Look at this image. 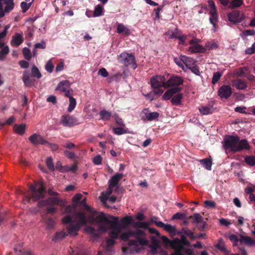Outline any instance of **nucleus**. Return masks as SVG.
Instances as JSON below:
<instances>
[{
  "instance_id": "nucleus-56",
  "label": "nucleus",
  "mask_w": 255,
  "mask_h": 255,
  "mask_svg": "<svg viewBox=\"0 0 255 255\" xmlns=\"http://www.w3.org/2000/svg\"><path fill=\"white\" fill-rule=\"evenodd\" d=\"M205 206L208 208H215L216 207V203L212 200H206L204 202Z\"/></svg>"
},
{
  "instance_id": "nucleus-8",
  "label": "nucleus",
  "mask_w": 255,
  "mask_h": 255,
  "mask_svg": "<svg viewBox=\"0 0 255 255\" xmlns=\"http://www.w3.org/2000/svg\"><path fill=\"white\" fill-rule=\"evenodd\" d=\"M60 124L64 127H72L79 124L77 118L69 115L61 117Z\"/></svg>"
},
{
  "instance_id": "nucleus-25",
  "label": "nucleus",
  "mask_w": 255,
  "mask_h": 255,
  "mask_svg": "<svg viewBox=\"0 0 255 255\" xmlns=\"http://www.w3.org/2000/svg\"><path fill=\"white\" fill-rule=\"evenodd\" d=\"M210 14L211 15L209 20L210 23L213 25L214 27V31H216V23L218 20V15L217 14V11L212 10V11H210Z\"/></svg>"
},
{
  "instance_id": "nucleus-55",
  "label": "nucleus",
  "mask_w": 255,
  "mask_h": 255,
  "mask_svg": "<svg viewBox=\"0 0 255 255\" xmlns=\"http://www.w3.org/2000/svg\"><path fill=\"white\" fill-rule=\"evenodd\" d=\"M62 222L64 224H72L73 223L72 216L67 215L64 216L62 219Z\"/></svg>"
},
{
  "instance_id": "nucleus-59",
  "label": "nucleus",
  "mask_w": 255,
  "mask_h": 255,
  "mask_svg": "<svg viewBox=\"0 0 255 255\" xmlns=\"http://www.w3.org/2000/svg\"><path fill=\"white\" fill-rule=\"evenodd\" d=\"M113 117L115 118V122L118 125L124 127L125 126L123 120L119 117L118 114H115L113 116Z\"/></svg>"
},
{
  "instance_id": "nucleus-64",
  "label": "nucleus",
  "mask_w": 255,
  "mask_h": 255,
  "mask_svg": "<svg viewBox=\"0 0 255 255\" xmlns=\"http://www.w3.org/2000/svg\"><path fill=\"white\" fill-rule=\"evenodd\" d=\"M98 74L102 76L103 77H107L109 75L108 71L104 68H102L99 69L98 71Z\"/></svg>"
},
{
  "instance_id": "nucleus-2",
  "label": "nucleus",
  "mask_w": 255,
  "mask_h": 255,
  "mask_svg": "<svg viewBox=\"0 0 255 255\" xmlns=\"http://www.w3.org/2000/svg\"><path fill=\"white\" fill-rule=\"evenodd\" d=\"M224 147L226 149H230L234 153L250 149L248 141L245 139L240 140L239 137L237 135L226 136L224 139Z\"/></svg>"
},
{
  "instance_id": "nucleus-5",
  "label": "nucleus",
  "mask_w": 255,
  "mask_h": 255,
  "mask_svg": "<svg viewBox=\"0 0 255 255\" xmlns=\"http://www.w3.org/2000/svg\"><path fill=\"white\" fill-rule=\"evenodd\" d=\"M118 60L121 63L126 66L131 65L133 69H135L137 67L135 57L132 54L123 52L120 55Z\"/></svg>"
},
{
  "instance_id": "nucleus-23",
  "label": "nucleus",
  "mask_w": 255,
  "mask_h": 255,
  "mask_svg": "<svg viewBox=\"0 0 255 255\" xmlns=\"http://www.w3.org/2000/svg\"><path fill=\"white\" fill-rule=\"evenodd\" d=\"M117 32L119 34H123L126 36L130 34V30L122 23L117 24Z\"/></svg>"
},
{
  "instance_id": "nucleus-40",
  "label": "nucleus",
  "mask_w": 255,
  "mask_h": 255,
  "mask_svg": "<svg viewBox=\"0 0 255 255\" xmlns=\"http://www.w3.org/2000/svg\"><path fill=\"white\" fill-rule=\"evenodd\" d=\"M245 162L249 165L254 166L255 165V156L254 155H247L245 158Z\"/></svg>"
},
{
  "instance_id": "nucleus-30",
  "label": "nucleus",
  "mask_w": 255,
  "mask_h": 255,
  "mask_svg": "<svg viewBox=\"0 0 255 255\" xmlns=\"http://www.w3.org/2000/svg\"><path fill=\"white\" fill-rule=\"evenodd\" d=\"M240 241L241 243H244L249 246H252L255 245V241H254L251 238L248 236H245L241 235Z\"/></svg>"
},
{
  "instance_id": "nucleus-29",
  "label": "nucleus",
  "mask_w": 255,
  "mask_h": 255,
  "mask_svg": "<svg viewBox=\"0 0 255 255\" xmlns=\"http://www.w3.org/2000/svg\"><path fill=\"white\" fill-rule=\"evenodd\" d=\"M150 84L152 89H158L163 87V86H164L163 84L160 83L156 76L150 79Z\"/></svg>"
},
{
  "instance_id": "nucleus-24",
  "label": "nucleus",
  "mask_w": 255,
  "mask_h": 255,
  "mask_svg": "<svg viewBox=\"0 0 255 255\" xmlns=\"http://www.w3.org/2000/svg\"><path fill=\"white\" fill-rule=\"evenodd\" d=\"M178 235H184L185 236L188 237L191 240L195 239V235H194V233L190 229H189L187 227L182 228L181 231H179L178 233Z\"/></svg>"
},
{
  "instance_id": "nucleus-31",
  "label": "nucleus",
  "mask_w": 255,
  "mask_h": 255,
  "mask_svg": "<svg viewBox=\"0 0 255 255\" xmlns=\"http://www.w3.org/2000/svg\"><path fill=\"white\" fill-rule=\"evenodd\" d=\"M25 128L26 125L25 124H15L13 127V129L16 133L19 135H22L25 132Z\"/></svg>"
},
{
  "instance_id": "nucleus-57",
  "label": "nucleus",
  "mask_w": 255,
  "mask_h": 255,
  "mask_svg": "<svg viewBox=\"0 0 255 255\" xmlns=\"http://www.w3.org/2000/svg\"><path fill=\"white\" fill-rule=\"evenodd\" d=\"M82 197V195L81 194L78 193L74 196L72 198V202H73V204H76V206L78 205L80 200L81 199Z\"/></svg>"
},
{
  "instance_id": "nucleus-52",
  "label": "nucleus",
  "mask_w": 255,
  "mask_h": 255,
  "mask_svg": "<svg viewBox=\"0 0 255 255\" xmlns=\"http://www.w3.org/2000/svg\"><path fill=\"white\" fill-rule=\"evenodd\" d=\"M32 2L27 3L25 1H22L20 3V7L22 10L23 12H25L30 7Z\"/></svg>"
},
{
  "instance_id": "nucleus-26",
  "label": "nucleus",
  "mask_w": 255,
  "mask_h": 255,
  "mask_svg": "<svg viewBox=\"0 0 255 255\" xmlns=\"http://www.w3.org/2000/svg\"><path fill=\"white\" fill-rule=\"evenodd\" d=\"M70 83L68 80H64L61 81L58 85L56 90H59L61 92H66L67 89L70 88Z\"/></svg>"
},
{
  "instance_id": "nucleus-60",
  "label": "nucleus",
  "mask_w": 255,
  "mask_h": 255,
  "mask_svg": "<svg viewBox=\"0 0 255 255\" xmlns=\"http://www.w3.org/2000/svg\"><path fill=\"white\" fill-rule=\"evenodd\" d=\"M64 154L66 157L70 159H74L76 158V154L73 152L68 150H65Z\"/></svg>"
},
{
  "instance_id": "nucleus-32",
  "label": "nucleus",
  "mask_w": 255,
  "mask_h": 255,
  "mask_svg": "<svg viewBox=\"0 0 255 255\" xmlns=\"http://www.w3.org/2000/svg\"><path fill=\"white\" fill-rule=\"evenodd\" d=\"M149 223L147 222H135L132 224V226L135 229H147L148 228Z\"/></svg>"
},
{
  "instance_id": "nucleus-61",
  "label": "nucleus",
  "mask_w": 255,
  "mask_h": 255,
  "mask_svg": "<svg viewBox=\"0 0 255 255\" xmlns=\"http://www.w3.org/2000/svg\"><path fill=\"white\" fill-rule=\"evenodd\" d=\"M54 69V65L51 62L48 61L45 65V69L49 73H52Z\"/></svg>"
},
{
  "instance_id": "nucleus-63",
  "label": "nucleus",
  "mask_w": 255,
  "mask_h": 255,
  "mask_svg": "<svg viewBox=\"0 0 255 255\" xmlns=\"http://www.w3.org/2000/svg\"><path fill=\"white\" fill-rule=\"evenodd\" d=\"M245 53L247 54H252L255 53V42L253 44L251 47L248 48Z\"/></svg>"
},
{
  "instance_id": "nucleus-37",
  "label": "nucleus",
  "mask_w": 255,
  "mask_h": 255,
  "mask_svg": "<svg viewBox=\"0 0 255 255\" xmlns=\"http://www.w3.org/2000/svg\"><path fill=\"white\" fill-rule=\"evenodd\" d=\"M201 114L204 115L211 114L213 113V109L211 107L208 106H202L199 108Z\"/></svg>"
},
{
  "instance_id": "nucleus-12",
  "label": "nucleus",
  "mask_w": 255,
  "mask_h": 255,
  "mask_svg": "<svg viewBox=\"0 0 255 255\" xmlns=\"http://www.w3.org/2000/svg\"><path fill=\"white\" fill-rule=\"evenodd\" d=\"M29 140L34 146L38 144H45L48 141L45 140L43 137L40 134L34 133L28 138Z\"/></svg>"
},
{
  "instance_id": "nucleus-35",
  "label": "nucleus",
  "mask_w": 255,
  "mask_h": 255,
  "mask_svg": "<svg viewBox=\"0 0 255 255\" xmlns=\"http://www.w3.org/2000/svg\"><path fill=\"white\" fill-rule=\"evenodd\" d=\"M67 236H68V234L66 232L63 231H61L60 232H57L54 237L52 238L53 241H57L58 240H62L65 238Z\"/></svg>"
},
{
  "instance_id": "nucleus-14",
  "label": "nucleus",
  "mask_w": 255,
  "mask_h": 255,
  "mask_svg": "<svg viewBox=\"0 0 255 255\" xmlns=\"http://www.w3.org/2000/svg\"><path fill=\"white\" fill-rule=\"evenodd\" d=\"M182 90L181 87H173L167 90L162 96V99L165 101L170 100L174 95L180 92Z\"/></svg>"
},
{
  "instance_id": "nucleus-34",
  "label": "nucleus",
  "mask_w": 255,
  "mask_h": 255,
  "mask_svg": "<svg viewBox=\"0 0 255 255\" xmlns=\"http://www.w3.org/2000/svg\"><path fill=\"white\" fill-rule=\"evenodd\" d=\"M183 94L177 93L171 99V102L172 104L175 106H178L181 104V100L183 98Z\"/></svg>"
},
{
  "instance_id": "nucleus-4",
  "label": "nucleus",
  "mask_w": 255,
  "mask_h": 255,
  "mask_svg": "<svg viewBox=\"0 0 255 255\" xmlns=\"http://www.w3.org/2000/svg\"><path fill=\"white\" fill-rule=\"evenodd\" d=\"M29 189L31 191V198L34 201H37L45 197L46 191L42 182H38L34 185H30Z\"/></svg>"
},
{
  "instance_id": "nucleus-17",
  "label": "nucleus",
  "mask_w": 255,
  "mask_h": 255,
  "mask_svg": "<svg viewBox=\"0 0 255 255\" xmlns=\"http://www.w3.org/2000/svg\"><path fill=\"white\" fill-rule=\"evenodd\" d=\"M123 177L124 174L120 173H117L115 175L113 176L109 180L110 188L115 187Z\"/></svg>"
},
{
  "instance_id": "nucleus-11",
  "label": "nucleus",
  "mask_w": 255,
  "mask_h": 255,
  "mask_svg": "<svg viewBox=\"0 0 255 255\" xmlns=\"http://www.w3.org/2000/svg\"><path fill=\"white\" fill-rule=\"evenodd\" d=\"M183 79L178 76H172L166 81V87L167 88L170 87H179L178 86L183 84Z\"/></svg>"
},
{
  "instance_id": "nucleus-49",
  "label": "nucleus",
  "mask_w": 255,
  "mask_h": 255,
  "mask_svg": "<svg viewBox=\"0 0 255 255\" xmlns=\"http://www.w3.org/2000/svg\"><path fill=\"white\" fill-rule=\"evenodd\" d=\"M114 133L117 135H121L124 133H127L126 129H124L123 128L119 127V128H114L113 129Z\"/></svg>"
},
{
  "instance_id": "nucleus-51",
  "label": "nucleus",
  "mask_w": 255,
  "mask_h": 255,
  "mask_svg": "<svg viewBox=\"0 0 255 255\" xmlns=\"http://www.w3.org/2000/svg\"><path fill=\"white\" fill-rule=\"evenodd\" d=\"M46 164L50 170L53 171L54 170V165L51 157H48L46 159Z\"/></svg>"
},
{
  "instance_id": "nucleus-54",
  "label": "nucleus",
  "mask_w": 255,
  "mask_h": 255,
  "mask_svg": "<svg viewBox=\"0 0 255 255\" xmlns=\"http://www.w3.org/2000/svg\"><path fill=\"white\" fill-rule=\"evenodd\" d=\"M16 255H32L31 252L29 251H25V250H18L16 248H14V249Z\"/></svg>"
},
{
  "instance_id": "nucleus-43",
  "label": "nucleus",
  "mask_w": 255,
  "mask_h": 255,
  "mask_svg": "<svg viewBox=\"0 0 255 255\" xmlns=\"http://www.w3.org/2000/svg\"><path fill=\"white\" fill-rule=\"evenodd\" d=\"M103 10V8L102 6L100 4L98 5L95 7L93 13V16L97 17L101 15L102 14Z\"/></svg>"
},
{
  "instance_id": "nucleus-58",
  "label": "nucleus",
  "mask_w": 255,
  "mask_h": 255,
  "mask_svg": "<svg viewBox=\"0 0 255 255\" xmlns=\"http://www.w3.org/2000/svg\"><path fill=\"white\" fill-rule=\"evenodd\" d=\"M58 197H51L46 199L49 205H56L58 202Z\"/></svg>"
},
{
  "instance_id": "nucleus-45",
  "label": "nucleus",
  "mask_w": 255,
  "mask_h": 255,
  "mask_svg": "<svg viewBox=\"0 0 255 255\" xmlns=\"http://www.w3.org/2000/svg\"><path fill=\"white\" fill-rule=\"evenodd\" d=\"M22 53L24 57L27 60H30L31 58V53L29 48L24 47L22 50Z\"/></svg>"
},
{
  "instance_id": "nucleus-42",
  "label": "nucleus",
  "mask_w": 255,
  "mask_h": 255,
  "mask_svg": "<svg viewBox=\"0 0 255 255\" xmlns=\"http://www.w3.org/2000/svg\"><path fill=\"white\" fill-rule=\"evenodd\" d=\"M77 208L76 204H71L66 206L64 210V213L71 214L75 211Z\"/></svg>"
},
{
  "instance_id": "nucleus-38",
  "label": "nucleus",
  "mask_w": 255,
  "mask_h": 255,
  "mask_svg": "<svg viewBox=\"0 0 255 255\" xmlns=\"http://www.w3.org/2000/svg\"><path fill=\"white\" fill-rule=\"evenodd\" d=\"M153 245L149 246V248L151 249V252L153 255H155L157 254V249L159 247L158 241L153 238L152 239Z\"/></svg>"
},
{
  "instance_id": "nucleus-15",
  "label": "nucleus",
  "mask_w": 255,
  "mask_h": 255,
  "mask_svg": "<svg viewBox=\"0 0 255 255\" xmlns=\"http://www.w3.org/2000/svg\"><path fill=\"white\" fill-rule=\"evenodd\" d=\"M232 85L239 90H244L248 87L246 82L240 78L233 80L232 81Z\"/></svg>"
},
{
  "instance_id": "nucleus-20",
  "label": "nucleus",
  "mask_w": 255,
  "mask_h": 255,
  "mask_svg": "<svg viewBox=\"0 0 255 255\" xmlns=\"http://www.w3.org/2000/svg\"><path fill=\"white\" fill-rule=\"evenodd\" d=\"M22 80L26 87H31L33 85V81L31 79L30 74L28 71H24Z\"/></svg>"
},
{
  "instance_id": "nucleus-21",
  "label": "nucleus",
  "mask_w": 255,
  "mask_h": 255,
  "mask_svg": "<svg viewBox=\"0 0 255 255\" xmlns=\"http://www.w3.org/2000/svg\"><path fill=\"white\" fill-rule=\"evenodd\" d=\"M181 60L188 69L194 66L196 63L193 58L184 55L181 56Z\"/></svg>"
},
{
  "instance_id": "nucleus-50",
  "label": "nucleus",
  "mask_w": 255,
  "mask_h": 255,
  "mask_svg": "<svg viewBox=\"0 0 255 255\" xmlns=\"http://www.w3.org/2000/svg\"><path fill=\"white\" fill-rule=\"evenodd\" d=\"M222 76V73L220 72H217L216 73H214L212 79V83L213 84H215L217 83L218 81L220 80V78Z\"/></svg>"
},
{
  "instance_id": "nucleus-1",
  "label": "nucleus",
  "mask_w": 255,
  "mask_h": 255,
  "mask_svg": "<svg viewBox=\"0 0 255 255\" xmlns=\"http://www.w3.org/2000/svg\"><path fill=\"white\" fill-rule=\"evenodd\" d=\"M110 217L115 220L114 221L110 220L103 212L100 214L95 218H92V223H103L105 224H110L111 231L109 233L110 238L117 239L122 232L120 224L118 222V218L110 216Z\"/></svg>"
},
{
  "instance_id": "nucleus-44",
  "label": "nucleus",
  "mask_w": 255,
  "mask_h": 255,
  "mask_svg": "<svg viewBox=\"0 0 255 255\" xmlns=\"http://www.w3.org/2000/svg\"><path fill=\"white\" fill-rule=\"evenodd\" d=\"M76 105V101L73 97H70L69 99V105L68 108V111L71 112L75 108Z\"/></svg>"
},
{
  "instance_id": "nucleus-10",
  "label": "nucleus",
  "mask_w": 255,
  "mask_h": 255,
  "mask_svg": "<svg viewBox=\"0 0 255 255\" xmlns=\"http://www.w3.org/2000/svg\"><path fill=\"white\" fill-rule=\"evenodd\" d=\"M141 119L143 121H151L156 119L159 117L157 112L148 113L147 109H144L140 113Z\"/></svg>"
},
{
  "instance_id": "nucleus-22",
  "label": "nucleus",
  "mask_w": 255,
  "mask_h": 255,
  "mask_svg": "<svg viewBox=\"0 0 255 255\" xmlns=\"http://www.w3.org/2000/svg\"><path fill=\"white\" fill-rule=\"evenodd\" d=\"M23 41V39L21 34L18 33H16L15 35L12 36L11 44L14 46H18L20 45Z\"/></svg>"
},
{
  "instance_id": "nucleus-33",
  "label": "nucleus",
  "mask_w": 255,
  "mask_h": 255,
  "mask_svg": "<svg viewBox=\"0 0 255 255\" xmlns=\"http://www.w3.org/2000/svg\"><path fill=\"white\" fill-rule=\"evenodd\" d=\"M100 119L103 121H108L112 117V113L106 110H102L99 113Z\"/></svg>"
},
{
  "instance_id": "nucleus-18",
  "label": "nucleus",
  "mask_w": 255,
  "mask_h": 255,
  "mask_svg": "<svg viewBox=\"0 0 255 255\" xmlns=\"http://www.w3.org/2000/svg\"><path fill=\"white\" fill-rule=\"evenodd\" d=\"M80 226L79 224H70L67 227V233L70 236H76L77 235L78 232L80 230Z\"/></svg>"
},
{
  "instance_id": "nucleus-39",
  "label": "nucleus",
  "mask_w": 255,
  "mask_h": 255,
  "mask_svg": "<svg viewBox=\"0 0 255 255\" xmlns=\"http://www.w3.org/2000/svg\"><path fill=\"white\" fill-rule=\"evenodd\" d=\"M243 0H233L229 6V7L232 9L240 7L243 4Z\"/></svg>"
},
{
  "instance_id": "nucleus-13",
  "label": "nucleus",
  "mask_w": 255,
  "mask_h": 255,
  "mask_svg": "<svg viewBox=\"0 0 255 255\" xmlns=\"http://www.w3.org/2000/svg\"><path fill=\"white\" fill-rule=\"evenodd\" d=\"M227 16L229 20L234 23L241 22L243 19V16L239 10H234L228 13Z\"/></svg>"
},
{
  "instance_id": "nucleus-3",
  "label": "nucleus",
  "mask_w": 255,
  "mask_h": 255,
  "mask_svg": "<svg viewBox=\"0 0 255 255\" xmlns=\"http://www.w3.org/2000/svg\"><path fill=\"white\" fill-rule=\"evenodd\" d=\"M181 240L176 238L173 240L174 253L171 255H193V250L191 249H185L184 247L190 246V243L187 240L184 235H180Z\"/></svg>"
},
{
  "instance_id": "nucleus-27",
  "label": "nucleus",
  "mask_w": 255,
  "mask_h": 255,
  "mask_svg": "<svg viewBox=\"0 0 255 255\" xmlns=\"http://www.w3.org/2000/svg\"><path fill=\"white\" fill-rule=\"evenodd\" d=\"M188 50L191 53H204L205 49L201 45L195 44L189 47Z\"/></svg>"
},
{
  "instance_id": "nucleus-7",
  "label": "nucleus",
  "mask_w": 255,
  "mask_h": 255,
  "mask_svg": "<svg viewBox=\"0 0 255 255\" xmlns=\"http://www.w3.org/2000/svg\"><path fill=\"white\" fill-rule=\"evenodd\" d=\"M13 7V0H0V17L4 16V12L11 11Z\"/></svg>"
},
{
  "instance_id": "nucleus-41",
  "label": "nucleus",
  "mask_w": 255,
  "mask_h": 255,
  "mask_svg": "<svg viewBox=\"0 0 255 255\" xmlns=\"http://www.w3.org/2000/svg\"><path fill=\"white\" fill-rule=\"evenodd\" d=\"M31 75L32 77L37 79H40L42 77L38 68L35 65H33L31 68Z\"/></svg>"
},
{
  "instance_id": "nucleus-9",
  "label": "nucleus",
  "mask_w": 255,
  "mask_h": 255,
  "mask_svg": "<svg viewBox=\"0 0 255 255\" xmlns=\"http://www.w3.org/2000/svg\"><path fill=\"white\" fill-rule=\"evenodd\" d=\"M232 93V89L230 86L224 85L219 88L218 95L221 99H228L231 97Z\"/></svg>"
},
{
  "instance_id": "nucleus-19",
  "label": "nucleus",
  "mask_w": 255,
  "mask_h": 255,
  "mask_svg": "<svg viewBox=\"0 0 255 255\" xmlns=\"http://www.w3.org/2000/svg\"><path fill=\"white\" fill-rule=\"evenodd\" d=\"M75 216L78 221L77 224H79L80 226L85 225L87 224V220L84 213L76 211L75 212Z\"/></svg>"
},
{
  "instance_id": "nucleus-62",
  "label": "nucleus",
  "mask_w": 255,
  "mask_h": 255,
  "mask_svg": "<svg viewBox=\"0 0 255 255\" xmlns=\"http://www.w3.org/2000/svg\"><path fill=\"white\" fill-rule=\"evenodd\" d=\"M185 218H186V216L185 214H182V213H180L179 212L173 215L172 217V219L173 220H175V219L182 220V219H184Z\"/></svg>"
},
{
  "instance_id": "nucleus-47",
  "label": "nucleus",
  "mask_w": 255,
  "mask_h": 255,
  "mask_svg": "<svg viewBox=\"0 0 255 255\" xmlns=\"http://www.w3.org/2000/svg\"><path fill=\"white\" fill-rule=\"evenodd\" d=\"M163 229L170 234H175L176 232L175 227L172 226L170 224H165Z\"/></svg>"
},
{
  "instance_id": "nucleus-53",
  "label": "nucleus",
  "mask_w": 255,
  "mask_h": 255,
  "mask_svg": "<svg viewBox=\"0 0 255 255\" xmlns=\"http://www.w3.org/2000/svg\"><path fill=\"white\" fill-rule=\"evenodd\" d=\"M162 240L163 242L166 245H169L174 250V247L173 245V240H170L166 236H162Z\"/></svg>"
},
{
  "instance_id": "nucleus-28",
  "label": "nucleus",
  "mask_w": 255,
  "mask_h": 255,
  "mask_svg": "<svg viewBox=\"0 0 255 255\" xmlns=\"http://www.w3.org/2000/svg\"><path fill=\"white\" fill-rule=\"evenodd\" d=\"M131 221L132 218L130 216H126L123 218L121 220V224H120L121 230L126 229L128 226L131 224Z\"/></svg>"
},
{
  "instance_id": "nucleus-36",
  "label": "nucleus",
  "mask_w": 255,
  "mask_h": 255,
  "mask_svg": "<svg viewBox=\"0 0 255 255\" xmlns=\"http://www.w3.org/2000/svg\"><path fill=\"white\" fill-rule=\"evenodd\" d=\"M200 162L207 170L211 169V166L212 164L211 159L209 158H205L201 159L200 160Z\"/></svg>"
},
{
  "instance_id": "nucleus-48",
  "label": "nucleus",
  "mask_w": 255,
  "mask_h": 255,
  "mask_svg": "<svg viewBox=\"0 0 255 255\" xmlns=\"http://www.w3.org/2000/svg\"><path fill=\"white\" fill-rule=\"evenodd\" d=\"M9 52V48L7 46L4 47L0 51V60H2Z\"/></svg>"
},
{
  "instance_id": "nucleus-46",
  "label": "nucleus",
  "mask_w": 255,
  "mask_h": 255,
  "mask_svg": "<svg viewBox=\"0 0 255 255\" xmlns=\"http://www.w3.org/2000/svg\"><path fill=\"white\" fill-rule=\"evenodd\" d=\"M46 224L47 225L46 229L47 230H51L55 226V221L52 218H49L47 220Z\"/></svg>"
},
{
  "instance_id": "nucleus-16",
  "label": "nucleus",
  "mask_w": 255,
  "mask_h": 255,
  "mask_svg": "<svg viewBox=\"0 0 255 255\" xmlns=\"http://www.w3.org/2000/svg\"><path fill=\"white\" fill-rule=\"evenodd\" d=\"M189 219H193L194 223H202V225H198V228L200 230H202L205 228V223L202 221V217L199 213H195L193 216H190Z\"/></svg>"
},
{
  "instance_id": "nucleus-6",
  "label": "nucleus",
  "mask_w": 255,
  "mask_h": 255,
  "mask_svg": "<svg viewBox=\"0 0 255 255\" xmlns=\"http://www.w3.org/2000/svg\"><path fill=\"white\" fill-rule=\"evenodd\" d=\"M97 224H100L98 230H96L94 227L91 226H87L85 228L86 233L90 234L92 237L98 238L99 237V232L102 231L103 232H106L108 230L107 225L103 223H96Z\"/></svg>"
}]
</instances>
